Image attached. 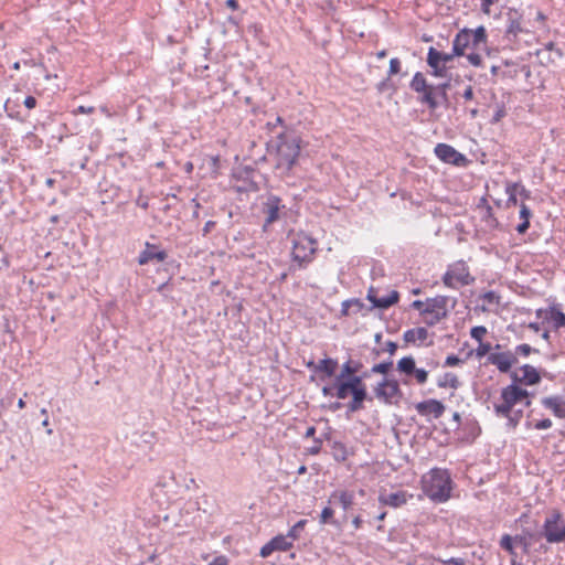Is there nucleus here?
<instances>
[{
    "mask_svg": "<svg viewBox=\"0 0 565 565\" xmlns=\"http://www.w3.org/2000/svg\"><path fill=\"white\" fill-rule=\"evenodd\" d=\"M426 495L435 502H446L450 498L452 480L447 469L434 468L423 479Z\"/></svg>",
    "mask_w": 565,
    "mask_h": 565,
    "instance_id": "1",
    "label": "nucleus"
},
{
    "mask_svg": "<svg viewBox=\"0 0 565 565\" xmlns=\"http://www.w3.org/2000/svg\"><path fill=\"white\" fill-rule=\"evenodd\" d=\"M276 168L289 172L300 154V139L285 132L277 136Z\"/></svg>",
    "mask_w": 565,
    "mask_h": 565,
    "instance_id": "2",
    "label": "nucleus"
},
{
    "mask_svg": "<svg viewBox=\"0 0 565 565\" xmlns=\"http://www.w3.org/2000/svg\"><path fill=\"white\" fill-rule=\"evenodd\" d=\"M260 173L250 166L237 167L233 170L228 186L230 191L236 193H249L258 190Z\"/></svg>",
    "mask_w": 565,
    "mask_h": 565,
    "instance_id": "3",
    "label": "nucleus"
},
{
    "mask_svg": "<svg viewBox=\"0 0 565 565\" xmlns=\"http://www.w3.org/2000/svg\"><path fill=\"white\" fill-rule=\"evenodd\" d=\"M259 213L263 217V228L266 231L268 226L287 216L288 207L280 196L268 193L262 198Z\"/></svg>",
    "mask_w": 565,
    "mask_h": 565,
    "instance_id": "4",
    "label": "nucleus"
},
{
    "mask_svg": "<svg viewBox=\"0 0 565 565\" xmlns=\"http://www.w3.org/2000/svg\"><path fill=\"white\" fill-rule=\"evenodd\" d=\"M409 88L417 94V102L425 105L434 111L439 107V100H436V89L434 85L428 84L422 72H416L409 82Z\"/></svg>",
    "mask_w": 565,
    "mask_h": 565,
    "instance_id": "5",
    "label": "nucleus"
},
{
    "mask_svg": "<svg viewBox=\"0 0 565 565\" xmlns=\"http://www.w3.org/2000/svg\"><path fill=\"white\" fill-rule=\"evenodd\" d=\"M363 380L364 376L355 374L345 380L333 381L331 385L323 386L321 392L324 396H335L338 399H345L350 396V393L366 387Z\"/></svg>",
    "mask_w": 565,
    "mask_h": 565,
    "instance_id": "6",
    "label": "nucleus"
},
{
    "mask_svg": "<svg viewBox=\"0 0 565 565\" xmlns=\"http://www.w3.org/2000/svg\"><path fill=\"white\" fill-rule=\"evenodd\" d=\"M318 249L317 239L311 236L299 233L294 239L292 244V259L299 264V267H305L312 260V256Z\"/></svg>",
    "mask_w": 565,
    "mask_h": 565,
    "instance_id": "7",
    "label": "nucleus"
},
{
    "mask_svg": "<svg viewBox=\"0 0 565 565\" xmlns=\"http://www.w3.org/2000/svg\"><path fill=\"white\" fill-rule=\"evenodd\" d=\"M475 281L470 275L468 266L460 260L449 266L443 276V282L449 288H458L459 286H468Z\"/></svg>",
    "mask_w": 565,
    "mask_h": 565,
    "instance_id": "8",
    "label": "nucleus"
},
{
    "mask_svg": "<svg viewBox=\"0 0 565 565\" xmlns=\"http://www.w3.org/2000/svg\"><path fill=\"white\" fill-rule=\"evenodd\" d=\"M374 396L385 404L397 403L403 397L399 383L395 379L383 377L373 388Z\"/></svg>",
    "mask_w": 565,
    "mask_h": 565,
    "instance_id": "9",
    "label": "nucleus"
},
{
    "mask_svg": "<svg viewBox=\"0 0 565 565\" xmlns=\"http://www.w3.org/2000/svg\"><path fill=\"white\" fill-rule=\"evenodd\" d=\"M434 152L438 159L446 163L455 164L460 167L466 163L467 158L457 151L452 146L447 143H437Z\"/></svg>",
    "mask_w": 565,
    "mask_h": 565,
    "instance_id": "10",
    "label": "nucleus"
},
{
    "mask_svg": "<svg viewBox=\"0 0 565 565\" xmlns=\"http://www.w3.org/2000/svg\"><path fill=\"white\" fill-rule=\"evenodd\" d=\"M167 258L168 253L161 249L159 245L146 242L145 248L139 253L137 262L143 266L151 262L163 263Z\"/></svg>",
    "mask_w": 565,
    "mask_h": 565,
    "instance_id": "11",
    "label": "nucleus"
},
{
    "mask_svg": "<svg viewBox=\"0 0 565 565\" xmlns=\"http://www.w3.org/2000/svg\"><path fill=\"white\" fill-rule=\"evenodd\" d=\"M487 363L495 365L501 373H509L511 367L518 363V358L510 350L494 352L488 355Z\"/></svg>",
    "mask_w": 565,
    "mask_h": 565,
    "instance_id": "12",
    "label": "nucleus"
},
{
    "mask_svg": "<svg viewBox=\"0 0 565 565\" xmlns=\"http://www.w3.org/2000/svg\"><path fill=\"white\" fill-rule=\"evenodd\" d=\"M366 299L372 303L371 308L385 310L398 302L399 292L397 290H392L385 297H377L376 288L371 286L367 290Z\"/></svg>",
    "mask_w": 565,
    "mask_h": 565,
    "instance_id": "13",
    "label": "nucleus"
},
{
    "mask_svg": "<svg viewBox=\"0 0 565 565\" xmlns=\"http://www.w3.org/2000/svg\"><path fill=\"white\" fill-rule=\"evenodd\" d=\"M523 14L515 8H509L507 11V30L505 38L510 41L516 39L518 35L524 32L522 28Z\"/></svg>",
    "mask_w": 565,
    "mask_h": 565,
    "instance_id": "14",
    "label": "nucleus"
},
{
    "mask_svg": "<svg viewBox=\"0 0 565 565\" xmlns=\"http://www.w3.org/2000/svg\"><path fill=\"white\" fill-rule=\"evenodd\" d=\"M412 498L413 494H408L406 491L403 490L392 493L381 492L379 495V502L381 505L397 509L405 505L408 499Z\"/></svg>",
    "mask_w": 565,
    "mask_h": 565,
    "instance_id": "15",
    "label": "nucleus"
},
{
    "mask_svg": "<svg viewBox=\"0 0 565 565\" xmlns=\"http://www.w3.org/2000/svg\"><path fill=\"white\" fill-rule=\"evenodd\" d=\"M351 399L345 404V415L347 418H350L351 414L360 412L364 408V403L366 401L372 402L373 397L369 395L367 388H362L360 391L350 393Z\"/></svg>",
    "mask_w": 565,
    "mask_h": 565,
    "instance_id": "16",
    "label": "nucleus"
},
{
    "mask_svg": "<svg viewBox=\"0 0 565 565\" xmlns=\"http://www.w3.org/2000/svg\"><path fill=\"white\" fill-rule=\"evenodd\" d=\"M415 408L419 415L426 416L433 414L435 418L441 417L446 409L445 405L435 398L419 402L415 405Z\"/></svg>",
    "mask_w": 565,
    "mask_h": 565,
    "instance_id": "17",
    "label": "nucleus"
},
{
    "mask_svg": "<svg viewBox=\"0 0 565 565\" xmlns=\"http://www.w3.org/2000/svg\"><path fill=\"white\" fill-rule=\"evenodd\" d=\"M472 39V30L468 28L461 29L452 41V55L465 56L466 49L470 47Z\"/></svg>",
    "mask_w": 565,
    "mask_h": 565,
    "instance_id": "18",
    "label": "nucleus"
},
{
    "mask_svg": "<svg viewBox=\"0 0 565 565\" xmlns=\"http://www.w3.org/2000/svg\"><path fill=\"white\" fill-rule=\"evenodd\" d=\"M448 297L446 296H436L434 298H427L426 299V307L424 310H422V316H425L427 313H437L441 317H447V303H448Z\"/></svg>",
    "mask_w": 565,
    "mask_h": 565,
    "instance_id": "19",
    "label": "nucleus"
},
{
    "mask_svg": "<svg viewBox=\"0 0 565 565\" xmlns=\"http://www.w3.org/2000/svg\"><path fill=\"white\" fill-rule=\"evenodd\" d=\"M544 408L550 409L557 418H565V399L559 395L545 396L541 399Z\"/></svg>",
    "mask_w": 565,
    "mask_h": 565,
    "instance_id": "20",
    "label": "nucleus"
},
{
    "mask_svg": "<svg viewBox=\"0 0 565 565\" xmlns=\"http://www.w3.org/2000/svg\"><path fill=\"white\" fill-rule=\"evenodd\" d=\"M217 145H221L224 148L223 152H218L216 156H214L213 162H214V171L222 167L223 162H230L232 159L237 160L238 153L235 149H232V145H228L226 139H217Z\"/></svg>",
    "mask_w": 565,
    "mask_h": 565,
    "instance_id": "21",
    "label": "nucleus"
},
{
    "mask_svg": "<svg viewBox=\"0 0 565 565\" xmlns=\"http://www.w3.org/2000/svg\"><path fill=\"white\" fill-rule=\"evenodd\" d=\"M520 370L523 372L522 384L525 386L537 385L542 376H547L546 371L541 372L530 364L522 365Z\"/></svg>",
    "mask_w": 565,
    "mask_h": 565,
    "instance_id": "22",
    "label": "nucleus"
},
{
    "mask_svg": "<svg viewBox=\"0 0 565 565\" xmlns=\"http://www.w3.org/2000/svg\"><path fill=\"white\" fill-rule=\"evenodd\" d=\"M562 520V513L557 510H553L546 518L542 527V532L537 533L539 537H545L547 541L548 531L558 532L561 530L559 522Z\"/></svg>",
    "mask_w": 565,
    "mask_h": 565,
    "instance_id": "23",
    "label": "nucleus"
},
{
    "mask_svg": "<svg viewBox=\"0 0 565 565\" xmlns=\"http://www.w3.org/2000/svg\"><path fill=\"white\" fill-rule=\"evenodd\" d=\"M339 364L335 359L324 358L320 360L317 364L318 374H320V380L324 381L326 379L335 377V372Z\"/></svg>",
    "mask_w": 565,
    "mask_h": 565,
    "instance_id": "24",
    "label": "nucleus"
},
{
    "mask_svg": "<svg viewBox=\"0 0 565 565\" xmlns=\"http://www.w3.org/2000/svg\"><path fill=\"white\" fill-rule=\"evenodd\" d=\"M501 397L508 398L515 406L526 397V390L516 384H510L501 390Z\"/></svg>",
    "mask_w": 565,
    "mask_h": 565,
    "instance_id": "25",
    "label": "nucleus"
},
{
    "mask_svg": "<svg viewBox=\"0 0 565 565\" xmlns=\"http://www.w3.org/2000/svg\"><path fill=\"white\" fill-rule=\"evenodd\" d=\"M355 495L353 491L341 490L333 491L330 494L329 503L333 501H338V503L342 507L343 510H349L354 504Z\"/></svg>",
    "mask_w": 565,
    "mask_h": 565,
    "instance_id": "26",
    "label": "nucleus"
},
{
    "mask_svg": "<svg viewBox=\"0 0 565 565\" xmlns=\"http://www.w3.org/2000/svg\"><path fill=\"white\" fill-rule=\"evenodd\" d=\"M360 361L349 360L342 364L340 373L335 376L334 381L345 380L349 376L359 374L362 369Z\"/></svg>",
    "mask_w": 565,
    "mask_h": 565,
    "instance_id": "27",
    "label": "nucleus"
},
{
    "mask_svg": "<svg viewBox=\"0 0 565 565\" xmlns=\"http://www.w3.org/2000/svg\"><path fill=\"white\" fill-rule=\"evenodd\" d=\"M416 362L412 355L402 358L397 364L396 370L408 377H412L414 371L416 370Z\"/></svg>",
    "mask_w": 565,
    "mask_h": 565,
    "instance_id": "28",
    "label": "nucleus"
},
{
    "mask_svg": "<svg viewBox=\"0 0 565 565\" xmlns=\"http://www.w3.org/2000/svg\"><path fill=\"white\" fill-rule=\"evenodd\" d=\"M428 337V331L424 327L406 330L403 339L406 343H414L416 340L425 341Z\"/></svg>",
    "mask_w": 565,
    "mask_h": 565,
    "instance_id": "29",
    "label": "nucleus"
},
{
    "mask_svg": "<svg viewBox=\"0 0 565 565\" xmlns=\"http://www.w3.org/2000/svg\"><path fill=\"white\" fill-rule=\"evenodd\" d=\"M437 385L440 388H458L460 385V382L458 380V376L451 372L445 373L441 377L438 379Z\"/></svg>",
    "mask_w": 565,
    "mask_h": 565,
    "instance_id": "30",
    "label": "nucleus"
},
{
    "mask_svg": "<svg viewBox=\"0 0 565 565\" xmlns=\"http://www.w3.org/2000/svg\"><path fill=\"white\" fill-rule=\"evenodd\" d=\"M320 524H330L338 529L341 527V523L334 519V510L330 507H326L322 509L320 516H319Z\"/></svg>",
    "mask_w": 565,
    "mask_h": 565,
    "instance_id": "31",
    "label": "nucleus"
},
{
    "mask_svg": "<svg viewBox=\"0 0 565 565\" xmlns=\"http://www.w3.org/2000/svg\"><path fill=\"white\" fill-rule=\"evenodd\" d=\"M332 449V456L335 461L343 462L348 458V450L343 443L341 441H333L331 445Z\"/></svg>",
    "mask_w": 565,
    "mask_h": 565,
    "instance_id": "32",
    "label": "nucleus"
},
{
    "mask_svg": "<svg viewBox=\"0 0 565 565\" xmlns=\"http://www.w3.org/2000/svg\"><path fill=\"white\" fill-rule=\"evenodd\" d=\"M539 534L537 533H531V532H524L523 535H515L513 537V542L516 544H520L523 546L524 552H527L529 546L531 545L532 541H537Z\"/></svg>",
    "mask_w": 565,
    "mask_h": 565,
    "instance_id": "33",
    "label": "nucleus"
},
{
    "mask_svg": "<svg viewBox=\"0 0 565 565\" xmlns=\"http://www.w3.org/2000/svg\"><path fill=\"white\" fill-rule=\"evenodd\" d=\"M287 539V535L284 536L281 534L274 536L271 541L274 543L275 550L281 552L289 551L294 546V544L291 541H288Z\"/></svg>",
    "mask_w": 565,
    "mask_h": 565,
    "instance_id": "34",
    "label": "nucleus"
},
{
    "mask_svg": "<svg viewBox=\"0 0 565 565\" xmlns=\"http://www.w3.org/2000/svg\"><path fill=\"white\" fill-rule=\"evenodd\" d=\"M501 399H502L501 404L494 405V413L499 417H505L514 408V405H512V403L505 397H501Z\"/></svg>",
    "mask_w": 565,
    "mask_h": 565,
    "instance_id": "35",
    "label": "nucleus"
},
{
    "mask_svg": "<svg viewBox=\"0 0 565 565\" xmlns=\"http://www.w3.org/2000/svg\"><path fill=\"white\" fill-rule=\"evenodd\" d=\"M473 49H477L480 44H486L488 41L487 30L483 25H479L476 30H472Z\"/></svg>",
    "mask_w": 565,
    "mask_h": 565,
    "instance_id": "36",
    "label": "nucleus"
},
{
    "mask_svg": "<svg viewBox=\"0 0 565 565\" xmlns=\"http://www.w3.org/2000/svg\"><path fill=\"white\" fill-rule=\"evenodd\" d=\"M522 417H523V411L513 408L511 411V413L504 417L508 419V422H507L508 428L515 429L518 427V425L520 424Z\"/></svg>",
    "mask_w": 565,
    "mask_h": 565,
    "instance_id": "37",
    "label": "nucleus"
},
{
    "mask_svg": "<svg viewBox=\"0 0 565 565\" xmlns=\"http://www.w3.org/2000/svg\"><path fill=\"white\" fill-rule=\"evenodd\" d=\"M548 319L554 322L555 329L565 327V313L554 307L551 308Z\"/></svg>",
    "mask_w": 565,
    "mask_h": 565,
    "instance_id": "38",
    "label": "nucleus"
},
{
    "mask_svg": "<svg viewBox=\"0 0 565 565\" xmlns=\"http://www.w3.org/2000/svg\"><path fill=\"white\" fill-rule=\"evenodd\" d=\"M492 349L500 350L501 345L495 344V347H492L491 343H489V342L480 341L478 348L476 349V356L478 359H481L486 355L488 356L491 353Z\"/></svg>",
    "mask_w": 565,
    "mask_h": 565,
    "instance_id": "39",
    "label": "nucleus"
},
{
    "mask_svg": "<svg viewBox=\"0 0 565 565\" xmlns=\"http://www.w3.org/2000/svg\"><path fill=\"white\" fill-rule=\"evenodd\" d=\"M376 90L379 93H385V92H391V93H396L397 92V86L395 85V83L391 79V76L387 75L386 78H384L383 81H381L377 85H376Z\"/></svg>",
    "mask_w": 565,
    "mask_h": 565,
    "instance_id": "40",
    "label": "nucleus"
},
{
    "mask_svg": "<svg viewBox=\"0 0 565 565\" xmlns=\"http://www.w3.org/2000/svg\"><path fill=\"white\" fill-rule=\"evenodd\" d=\"M500 546L507 551L512 558H516V553L513 546V537L509 534H504L500 540Z\"/></svg>",
    "mask_w": 565,
    "mask_h": 565,
    "instance_id": "41",
    "label": "nucleus"
},
{
    "mask_svg": "<svg viewBox=\"0 0 565 565\" xmlns=\"http://www.w3.org/2000/svg\"><path fill=\"white\" fill-rule=\"evenodd\" d=\"M220 89L221 92H227L228 89H233L232 84L228 82L227 74L223 73L217 77L216 81H214V89ZM217 93L214 90V94Z\"/></svg>",
    "mask_w": 565,
    "mask_h": 565,
    "instance_id": "42",
    "label": "nucleus"
},
{
    "mask_svg": "<svg viewBox=\"0 0 565 565\" xmlns=\"http://www.w3.org/2000/svg\"><path fill=\"white\" fill-rule=\"evenodd\" d=\"M392 367H393L392 360L383 361L381 363L374 364L371 369V373L386 375V374H388V372L391 371Z\"/></svg>",
    "mask_w": 565,
    "mask_h": 565,
    "instance_id": "43",
    "label": "nucleus"
},
{
    "mask_svg": "<svg viewBox=\"0 0 565 565\" xmlns=\"http://www.w3.org/2000/svg\"><path fill=\"white\" fill-rule=\"evenodd\" d=\"M427 64L428 65H433V64L443 65L441 52H439L438 50H436L433 46L429 47L428 53H427Z\"/></svg>",
    "mask_w": 565,
    "mask_h": 565,
    "instance_id": "44",
    "label": "nucleus"
},
{
    "mask_svg": "<svg viewBox=\"0 0 565 565\" xmlns=\"http://www.w3.org/2000/svg\"><path fill=\"white\" fill-rule=\"evenodd\" d=\"M307 524V520H299L294 526H291L287 533V537L291 540H297L299 537V532L305 529Z\"/></svg>",
    "mask_w": 565,
    "mask_h": 565,
    "instance_id": "45",
    "label": "nucleus"
},
{
    "mask_svg": "<svg viewBox=\"0 0 565 565\" xmlns=\"http://www.w3.org/2000/svg\"><path fill=\"white\" fill-rule=\"evenodd\" d=\"M547 542L548 543H562L565 541V524L561 526L558 532L548 531Z\"/></svg>",
    "mask_w": 565,
    "mask_h": 565,
    "instance_id": "46",
    "label": "nucleus"
},
{
    "mask_svg": "<svg viewBox=\"0 0 565 565\" xmlns=\"http://www.w3.org/2000/svg\"><path fill=\"white\" fill-rule=\"evenodd\" d=\"M481 299L489 306H498L500 303V296L493 290L484 292Z\"/></svg>",
    "mask_w": 565,
    "mask_h": 565,
    "instance_id": "47",
    "label": "nucleus"
},
{
    "mask_svg": "<svg viewBox=\"0 0 565 565\" xmlns=\"http://www.w3.org/2000/svg\"><path fill=\"white\" fill-rule=\"evenodd\" d=\"M533 352L537 353L539 350L532 348L530 344L522 343V344H519L515 347V351L513 353L515 354V356L516 355L529 356Z\"/></svg>",
    "mask_w": 565,
    "mask_h": 565,
    "instance_id": "48",
    "label": "nucleus"
},
{
    "mask_svg": "<svg viewBox=\"0 0 565 565\" xmlns=\"http://www.w3.org/2000/svg\"><path fill=\"white\" fill-rule=\"evenodd\" d=\"M551 51L555 52L557 57H562L563 56L562 50L556 47L554 42H548V43L545 44L544 49L537 50L536 56L540 57L541 55H545L546 53H548Z\"/></svg>",
    "mask_w": 565,
    "mask_h": 565,
    "instance_id": "49",
    "label": "nucleus"
},
{
    "mask_svg": "<svg viewBox=\"0 0 565 565\" xmlns=\"http://www.w3.org/2000/svg\"><path fill=\"white\" fill-rule=\"evenodd\" d=\"M401 70H402L401 60L397 57L391 58L387 75L392 77V76L398 74L401 72Z\"/></svg>",
    "mask_w": 565,
    "mask_h": 565,
    "instance_id": "50",
    "label": "nucleus"
},
{
    "mask_svg": "<svg viewBox=\"0 0 565 565\" xmlns=\"http://www.w3.org/2000/svg\"><path fill=\"white\" fill-rule=\"evenodd\" d=\"M419 385H423L428 380V371L425 369H416L412 375Z\"/></svg>",
    "mask_w": 565,
    "mask_h": 565,
    "instance_id": "51",
    "label": "nucleus"
},
{
    "mask_svg": "<svg viewBox=\"0 0 565 565\" xmlns=\"http://www.w3.org/2000/svg\"><path fill=\"white\" fill-rule=\"evenodd\" d=\"M487 333V328L483 326H477L471 328L470 335L478 342L482 341L483 335Z\"/></svg>",
    "mask_w": 565,
    "mask_h": 565,
    "instance_id": "52",
    "label": "nucleus"
},
{
    "mask_svg": "<svg viewBox=\"0 0 565 565\" xmlns=\"http://www.w3.org/2000/svg\"><path fill=\"white\" fill-rule=\"evenodd\" d=\"M443 565H466V559L461 557H450L448 559L436 558Z\"/></svg>",
    "mask_w": 565,
    "mask_h": 565,
    "instance_id": "53",
    "label": "nucleus"
},
{
    "mask_svg": "<svg viewBox=\"0 0 565 565\" xmlns=\"http://www.w3.org/2000/svg\"><path fill=\"white\" fill-rule=\"evenodd\" d=\"M275 546H274V543L273 541L270 540L268 543H266L264 546H262L260 551H259V555L263 557V558H266V557H269L273 552H275Z\"/></svg>",
    "mask_w": 565,
    "mask_h": 565,
    "instance_id": "54",
    "label": "nucleus"
},
{
    "mask_svg": "<svg viewBox=\"0 0 565 565\" xmlns=\"http://www.w3.org/2000/svg\"><path fill=\"white\" fill-rule=\"evenodd\" d=\"M348 300L350 302L352 313H359L360 311L363 310L364 303L362 302L361 299H359V298H351V299H348Z\"/></svg>",
    "mask_w": 565,
    "mask_h": 565,
    "instance_id": "55",
    "label": "nucleus"
},
{
    "mask_svg": "<svg viewBox=\"0 0 565 565\" xmlns=\"http://www.w3.org/2000/svg\"><path fill=\"white\" fill-rule=\"evenodd\" d=\"M505 115H507L505 107L503 105L498 106L492 116L491 124H498Z\"/></svg>",
    "mask_w": 565,
    "mask_h": 565,
    "instance_id": "56",
    "label": "nucleus"
},
{
    "mask_svg": "<svg viewBox=\"0 0 565 565\" xmlns=\"http://www.w3.org/2000/svg\"><path fill=\"white\" fill-rule=\"evenodd\" d=\"M428 66L433 68V75L436 77H445L447 75V67L444 64L443 65L433 64V65H428Z\"/></svg>",
    "mask_w": 565,
    "mask_h": 565,
    "instance_id": "57",
    "label": "nucleus"
},
{
    "mask_svg": "<svg viewBox=\"0 0 565 565\" xmlns=\"http://www.w3.org/2000/svg\"><path fill=\"white\" fill-rule=\"evenodd\" d=\"M436 100H439V106L448 108L450 105L448 93L446 92H436Z\"/></svg>",
    "mask_w": 565,
    "mask_h": 565,
    "instance_id": "58",
    "label": "nucleus"
},
{
    "mask_svg": "<svg viewBox=\"0 0 565 565\" xmlns=\"http://www.w3.org/2000/svg\"><path fill=\"white\" fill-rule=\"evenodd\" d=\"M499 0H480V9L482 13L489 15L491 13V7Z\"/></svg>",
    "mask_w": 565,
    "mask_h": 565,
    "instance_id": "59",
    "label": "nucleus"
},
{
    "mask_svg": "<svg viewBox=\"0 0 565 565\" xmlns=\"http://www.w3.org/2000/svg\"><path fill=\"white\" fill-rule=\"evenodd\" d=\"M426 316H429V317L425 318V323L429 327L437 324L438 322H440L443 319L446 318V317H441L440 315H437V313H427Z\"/></svg>",
    "mask_w": 565,
    "mask_h": 565,
    "instance_id": "60",
    "label": "nucleus"
},
{
    "mask_svg": "<svg viewBox=\"0 0 565 565\" xmlns=\"http://www.w3.org/2000/svg\"><path fill=\"white\" fill-rule=\"evenodd\" d=\"M466 56L471 65L477 66V67L482 65V57L480 54L472 52V53L467 54Z\"/></svg>",
    "mask_w": 565,
    "mask_h": 565,
    "instance_id": "61",
    "label": "nucleus"
},
{
    "mask_svg": "<svg viewBox=\"0 0 565 565\" xmlns=\"http://www.w3.org/2000/svg\"><path fill=\"white\" fill-rule=\"evenodd\" d=\"M321 438H313V445L308 448V454L312 456L318 455L321 451Z\"/></svg>",
    "mask_w": 565,
    "mask_h": 565,
    "instance_id": "62",
    "label": "nucleus"
},
{
    "mask_svg": "<svg viewBox=\"0 0 565 565\" xmlns=\"http://www.w3.org/2000/svg\"><path fill=\"white\" fill-rule=\"evenodd\" d=\"M552 420L550 418H543L534 424V428L537 430L548 429L552 427Z\"/></svg>",
    "mask_w": 565,
    "mask_h": 565,
    "instance_id": "63",
    "label": "nucleus"
},
{
    "mask_svg": "<svg viewBox=\"0 0 565 565\" xmlns=\"http://www.w3.org/2000/svg\"><path fill=\"white\" fill-rule=\"evenodd\" d=\"M531 216H532V212H531L530 207L527 205H525L524 203H521L520 204V217L523 221H530Z\"/></svg>",
    "mask_w": 565,
    "mask_h": 565,
    "instance_id": "64",
    "label": "nucleus"
}]
</instances>
